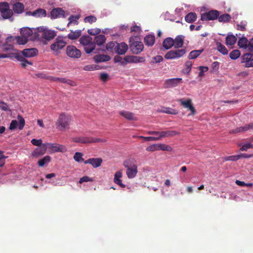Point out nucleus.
Listing matches in <instances>:
<instances>
[{
  "instance_id": "nucleus-20",
  "label": "nucleus",
  "mask_w": 253,
  "mask_h": 253,
  "mask_svg": "<svg viewBox=\"0 0 253 253\" xmlns=\"http://www.w3.org/2000/svg\"><path fill=\"white\" fill-rule=\"evenodd\" d=\"M27 14L29 15H32L35 17H43L46 16V12L43 9L38 8L33 12H31V11L27 12Z\"/></svg>"
},
{
  "instance_id": "nucleus-25",
  "label": "nucleus",
  "mask_w": 253,
  "mask_h": 253,
  "mask_svg": "<svg viewBox=\"0 0 253 253\" xmlns=\"http://www.w3.org/2000/svg\"><path fill=\"white\" fill-rule=\"evenodd\" d=\"M179 101L181 105H182L185 108L188 109L190 111H195L190 99H188L187 100L181 99H180Z\"/></svg>"
},
{
  "instance_id": "nucleus-30",
  "label": "nucleus",
  "mask_w": 253,
  "mask_h": 253,
  "mask_svg": "<svg viewBox=\"0 0 253 253\" xmlns=\"http://www.w3.org/2000/svg\"><path fill=\"white\" fill-rule=\"evenodd\" d=\"M163 47L166 49H169L173 46V39L171 38H167L163 42Z\"/></svg>"
},
{
  "instance_id": "nucleus-12",
  "label": "nucleus",
  "mask_w": 253,
  "mask_h": 253,
  "mask_svg": "<svg viewBox=\"0 0 253 253\" xmlns=\"http://www.w3.org/2000/svg\"><path fill=\"white\" fill-rule=\"evenodd\" d=\"M143 44L141 42H134L130 44V48L131 51L136 54L140 53L143 49Z\"/></svg>"
},
{
  "instance_id": "nucleus-31",
  "label": "nucleus",
  "mask_w": 253,
  "mask_h": 253,
  "mask_svg": "<svg viewBox=\"0 0 253 253\" xmlns=\"http://www.w3.org/2000/svg\"><path fill=\"white\" fill-rule=\"evenodd\" d=\"M94 60L95 62L99 63L104 61H107L110 60V57L107 55H97L94 58Z\"/></svg>"
},
{
  "instance_id": "nucleus-59",
  "label": "nucleus",
  "mask_w": 253,
  "mask_h": 253,
  "mask_svg": "<svg viewBox=\"0 0 253 253\" xmlns=\"http://www.w3.org/2000/svg\"><path fill=\"white\" fill-rule=\"evenodd\" d=\"M153 62L158 63L162 62L163 60V58L161 55H157L153 58Z\"/></svg>"
},
{
  "instance_id": "nucleus-2",
  "label": "nucleus",
  "mask_w": 253,
  "mask_h": 253,
  "mask_svg": "<svg viewBox=\"0 0 253 253\" xmlns=\"http://www.w3.org/2000/svg\"><path fill=\"white\" fill-rule=\"evenodd\" d=\"M67 37L63 36H58L54 42L50 45V49L55 54L60 53L62 50L67 44Z\"/></svg>"
},
{
  "instance_id": "nucleus-56",
  "label": "nucleus",
  "mask_w": 253,
  "mask_h": 253,
  "mask_svg": "<svg viewBox=\"0 0 253 253\" xmlns=\"http://www.w3.org/2000/svg\"><path fill=\"white\" fill-rule=\"evenodd\" d=\"M31 143L34 146H39V147L41 146L43 144H42V140L41 139H36L34 138V139H32Z\"/></svg>"
},
{
  "instance_id": "nucleus-58",
  "label": "nucleus",
  "mask_w": 253,
  "mask_h": 253,
  "mask_svg": "<svg viewBox=\"0 0 253 253\" xmlns=\"http://www.w3.org/2000/svg\"><path fill=\"white\" fill-rule=\"evenodd\" d=\"M247 22L245 21H242L240 24L237 25L238 29L241 31H245L246 30V26Z\"/></svg>"
},
{
  "instance_id": "nucleus-61",
  "label": "nucleus",
  "mask_w": 253,
  "mask_h": 253,
  "mask_svg": "<svg viewBox=\"0 0 253 253\" xmlns=\"http://www.w3.org/2000/svg\"><path fill=\"white\" fill-rule=\"evenodd\" d=\"M0 109L2 111H8L9 109L8 106L4 102H0Z\"/></svg>"
},
{
  "instance_id": "nucleus-46",
  "label": "nucleus",
  "mask_w": 253,
  "mask_h": 253,
  "mask_svg": "<svg viewBox=\"0 0 253 253\" xmlns=\"http://www.w3.org/2000/svg\"><path fill=\"white\" fill-rule=\"evenodd\" d=\"M253 57V54L251 53H246L244 54L242 58V63H244L245 65H246V63H248V62L250 60V59Z\"/></svg>"
},
{
  "instance_id": "nucleus-13",
  "label": "nucleus",
  "mask_w": 253,
  "mask_h": 253,
  "mask_svg": "<svg viewBox=\"0 0 253 253\" xmlns=\"http://www.w3.org/2000/svg\"><path fill=\"white\" fill-rule=\"evenodd\" d=\"M36 29V28L31 29L28 27L22 28L20 29V34L21 36L27 39L31 36L33 40H36V39L34 38V33Z\"/></svg>"
},
{
  "instance_id": "nucleus-24",
  "label": "nucleus",
  "mask_w": 253,
  "mask_h": 253,
  "mask_svg": "<svg viewBox=\"0 0 253 253\" xmlns=\"http://www.w3.org/2000/svg\"><path fill=\"white\" fill-rule=\"evenodd\" d=\"M179 133L175 130L162 131L160 132V137H170L178 135Z\"/></svg>"
},
{
  "instance_id": "nucleus-45",
  "label": "nucleus",
  "mask_w": 253,
  "mask_h": 253,
  "mask_svg": "<svg viewBox=\"0 0 253 253\" xmlns=\"http://www.w3.org/2000/svg\"><path fill=\"white\" fill-rule=\"evenodd\" d=\"M240 55V52L239 50H234L230 52L229 56L231 59L235 60L239 57Z\"/></svg>"
},
{
  "instance_id": "nucleus-1",
  "label": "nucleus",
  "mask_w": 253,
  "mask_h": 253,
  "mask_svg": "<svg viewBox=\"0 0 253 253\" xmlns=\"http://www.w3.org/2000/svg\"><path fill=\"white\" fill-rule=\"evenodd\" d=\"M35 31L34 38L41 39L42 42L49 41L56 36V32L54 30L49 29L45 26L37 27Z\"/></svg>"
},
{
  "instance_id": "nucleus-18",
  "label": "nucleus",
  "mask_w": 253,
  "mask_h": 253,
  "mask_svg": "<svg viewBox=\"0 0 253 253\" xmlns=\"http://www.w3.org/2000/svg\"><path fill=\"white\" fill-rule=\"evenodd\" d=\"M102 162L103 160L101 158H89L84 161V163L85 164H89L91 165L94 168H97L101 165Z\"/></svg>"
},
{
  "instance_id": "nucleus-16",
  "label": "nucleus",
  "mask_w": 253,
  "mask_h": 253,
  "mask_svg": "<svg viewBox=\"0 0 253 253\" xmlns=\"http://www.w3.org/2000/svg\"><path fill=\"white\" fill-rule=\"evenodd\" d=\"M64 15L65 11L61 8H54L50 12V17L52 19L63 17Z\"/></svg>"
},
{
  "instance_id": "nucleus-7",
  "label": "nucleus",
  "mask_w": 253,
  "mask_h": 253,
  "mask_svg": "<svg viewBox=\"0 0 253 253\" xmlns=\"http://www.w3.org/2000/svg\"><path fill=\"white\" fill-rule=\"evenodd\" d=\"M124 166L126 169V173L128 178H133L137 173V167L129 161H125Z\"/></svg>"
},
{
  "instance_id": "nucleus-42",
  "label": "nucleus",
  "mask_w": 253,
  "mask_h": 253,
  "mask_svg": "<svg viewBox=\"0 0 253 253\" xmlns=\"http://www.w3.org/2000/svg\"><path fill=\"white\" fill-rule=\"evenodd\" d=\"M80 18L79 15H71L70 16L68 20L69 21V22L67 24V26L69 27L70 24L72 23H74L75 24H78V20Z\"/></svg>"
},
{
  "instance_id": "nucleus-54",
  "label": "nucleus",
  "mask_w": 253,
  "mask_h": 253,
  "mask_svg": "<svg viewBox=\"0 0 253 253\" xmlns=\"http://www.w3.org/2000/svg\"><path fill=\"white\" fill-rule=\"evenodd\" d=\"M239 159V157L238 155H233L230 156L225 157L224 158V161H236Z\"/></svg>"
},
{
  "instance_id": "nucleus-48",
  "label": "nucleus",
  "mask_w": 253,
  "mask_h": 253,
  "mask_svg": "<svg viewBox=\"0 0 253 253\" xmlns=\"http://www.w3.org/2000/svg\"><path fill=\"white\" fill-rule=\"evenodd\" d=\"M97 18L95 16L93 15H90L88 16H86L84 19V22L85 23H89L91 24L92 23L95 22L96 21Z\"/></svg>"
},
{
  "instance_id": "nucleus-47",
  "label": "nucleus",
  "mask_w": 253,
  "mask_h": 253,
  "mask_svg": "<svg viewBox=\"0 0 253 253\" xmlns=\"http://www.w3.org/2000/svg\"><path fill=\"white\" fill-rule=\"evenodd\" d=\"M192 63L190 61H187L185 63V68L184 69V72L186 74H189L191 70Z\"/></svg>"
},
{
  "instance_id": "nucleus-14",
  "label": "nucleus",
  "mask_w": 253,
  "mask_h": 253,
  "mask_svg": "<svg viewBox=\"0 0 253 253\" xmlns=\"http://www.w3.org/2000/svg\"><path fill=\"white\" fill-rule=\"evenodd\" d=\"M181 78H172L166 80L165 82V86L166 88H171L177 86L182 82Z\"/></svg>"
},
{
  "instance_id": "nucleus-10",
  "label": "nucleus",
  "mask_w": 253,
  "mask_h": 253,
  "mask_svg": "<svg viewBox=\"0 0 253 253\" xmlns=\"http://www.w3.org/2000/svg\"><path fill=\"white\" fill-rule=\"evenodd\" d=\"M18 119L19 120V124L17 121L15 120H12L10 124L9 127V129L13 130L15 129L17 126L18 127L19 129H23L25 124V120L24 118L20 115L18 116Z\"/></svg>"
},
{
  "instance_id": "nucleus-62",
  "label": "nucleus",
  "mask_w": 253,
  "mask_h": 253,
  "mask_svg": "<svg viewBox=\"0 0 253 253\" xmlns=\"http://www.w3.org/2000/svg\"><path fill=\"white\" fill-rule=\"evenodd\" d=\"M106 140L100 138L90 137V143L105 142Z\"/></svg>"
},
{
  "instance_id": "nucleus-41",
  "label": "nucleus",
  "mask_w": 253,
  "mask_h": 253,
  "mask_svg": "<svg viewBox=\"0 0 253 253\" xmlns=\"http://www.w3.org/2000/svg\"><path fill=\"white\" fill-rule=\"evenodd\" d=\"M216 45L217 49L219 52L223 55H227L228 54V50L224 45L220 42H217Z\"/></svg>"
},
{
  "instance_id": "nucleus-35",
  "label": "nucleus",
  "mask_w": 253,
  "mask_h": 253,
  "mask_svg": "<svg viewBox=\"0 0 253 253\" xmlns=\"http://www.w3.org/2000/svg\"><path fill=\"white\" fill-rule=\"evenodd\" d=\"M197 18V15L194 12H190L185 17V21L189 23L194 22Z\"/></svg>"
},
{
  "instance_id": "nucleus-52",
  "label": "nucleus",
  "mask_w": 253,
  "mask_h": 253,
  "mask_svg": "<svg viewBox=\"0 0 253 253\" xmlns=\"http://www.w3.org/2000/svg\"><path fill=\"white\" fill-rule=\"evenodd\" d=\"M241 127L242 132H246L250 129H253V123L246 125L245 126Z\"/></svg>"
},
{
  "instance_id": "nucleus-60",
  "label": "nucleus",
  "mask_w": 253,
  "mask_h": 253,
  "mask_svg": "<svg viewBox=\"0 0 253 253\" xmlns=\"http://www.w3.org/2000/svg\"><path fill=\"white\" fill-rule=\"evenodd\" d=\"M15 57L16 59H17L18 61L20 62L24 61V60L25 59L22 52H18L16 54H15Z\"/></svg>"
},
{
  "instance_id": "nucleus-6",
  "label": "nucleus",
  "mask_w": 253,
  "mask_h": 253,
  "mask_svg": "<svg viewBox=\"0 0 253 253\" xmlns=\"http://www.w3.org/2000/svg\"><path fill=\"white\" fill-rule=\"evenodd\" d=\"M0 12L4 19H10L13 15V11L7 2L0 3Z\"/></svg>"
},
{
  "instance_id": "nucleus-38",
  "label": "nucleus",
  "mask_w": 253,
  "mask_h": 253,
  "mask_svg": "<svg viewBox=\"0 0 253 253\" xmlns=\"http://www.w3.org/2000/svg\"><path fill=\"white\" fill-rule=\"evenodd\" d=\"M203 51V49L192 50L190 52L188 55V58L189 59H195L198 57Z\"/></svg>"
},
{
  "instance_id": "nucleus-17",
  "label": "nucleus",
  "mask_w": 253,
  "mask_h": 253,
  "mask_svg": "<svg viewBox=\"0 0 253 253\" xmlns=\"http://www.w3.org/2000/svg\"><path fill=\"white\" fill-rule=\"evenodd\" d=\"M47 146L54 152H65L66 151L65 146L55 143H47Z\"/></svg>"
},
{
  "instance_id": "nucleus-39",
  "label": "nucleus",
  "mask_w": 253,
  "mask_h": 253,
  "mask_svg": "<svg viewBox=\"0 0 253 253\" xmlns=\"http://www.w3.org/2000/svg\"><path fill=\"white\" fill-rule=\"evenodd\" d=\"M248 40L246 38H242L239 39L238 44L240 48L248 49Z\"/></svg>"
},
{
  "instance_id": "nucleus-29",
  "label": "nucleus",
  "mask_w": 253,
  "mask_h": 253,
  "mask_svg": "<svg viewBox=\"0 0 253 253\" xmlns=\"http://www.w3.org/2000/svg\"><path fill=\"white\" fill-rule=\"evenodd\" d=\"M120 115L126 120L129 121H135L137 120L136 116L131 112H120Z\"/></svg>"
},
{
  "instance_id": "nucleus-53",
  "label": "nucleus",
  "mask_w": 253,
  "mask_h": 253,
  "mask_svg": "<svg viewBox=\"0 0 253 253\" xmlns=\"http://www.w3.org/2000/svg\"><path fill=\"white\" fill-rule=\"evenodd\" d=\"M88 33L90 35H96L101 32V30L98 28L90 29L87 31Z\"/></svg>"
},
{
  "instance_id": "nucleus-37",
  "label": "nucleus",
  "mask_w": 253,
  "mask_h": 253,
  "mask_svg": "<svg viewBox=\"0 0 253 253\" xmlns=\"http://www.w3.org/2000/svg\"><path fill=\"white\" fill-rule=\"evenodd\" d=\"M237 41V38L233 35H229L226 38V43L227 45L234 44Z\"/></svg>"
},
{
  "instance_id": "nucleus-22",
  "label": "nucleus",
  "mask_w": 253,
  "mask_h": 253,
  "mask_svg": "<svg viewBox=\"0 0 253 253\" xmlns=\"http://www.w3.org/2000/svg\"><path fill=\"white\" fill-rule=\"evenodd\" d=\"M184 36L183 35L177 36L173 39V46L175 48H181L183 45Z\"/></svg>"
},
{
  "instance_id": "nucleus-36",
  "label": "nucleus",
  "mask_w": 253,
  "mask_h": 253,
  "mask_svg": "<svg viewBox=\"0 0 253 253\" xmlns=\"http://www.w3.org/2000/svg\"><path fill=\"white\" fill-rule=\"evenodd\" d=\"M116 45L117 42H109L106 45V50L112 53L115 52Z\"/></svg>"
},
{
  "instance_id": "nucleus-19",
  "label": "nucleus",
  "mask_w": 253,
  "mask_h": 253,
  "mask_svg": "<svg viewBox=\"0 0 253 253\" xmlns=\"http://www.w3.org/2000/svg\"><path fill=\"white\" fill-rule=\"evenodd\" d=\"M128 49L127 45L125 42L118 43L116 46L115 53L119 55H123L125 54Z\"/></svg>"
},
{
  "instance_id": "nucleus-8",
  "label": "nucleus",
  "mask_w": 253,
  "mask_h": 253,
  "mask_svg": "<svg viewBox=\"0 0 253 253\" xmlns=\"http://www.w3.org/2000/svg\"><path fill=\"white\" fill-rule=\"evenodd\" d=\"M67 56L71 58L78 59L81 57L82 52L75 46L70 45L67 46L66 49Z\"/></svg>"
},
{
  "instance_id": "nucleus-64",
  "label": "nucleus",
  "mask_w": 253,
  "mask_h": 253,
  "mask_svg": "<svg viewBox=\"0 0 253 253\" xmlns=\"http://www.w3.org/2000/svg\"><path fill=\"white\" fill-rule=\"evenodd\" d=\"M109 75L107 73H101L100 75V79L103 82H106L108 79Z\"/></svg>"
},
{
  "instance_id": "nucleus-21",
  "label": "nucleus",
  "mask_w": 253,
  "mask_h": 253,
  "mask_svg": "<svg viewBox=\"0 0 253 253\" xmlns=\"http://www.w3.org/2000/svg\"><path fill=\"white\" fill-rule=\"evenodd\" d=\"M22 54L25 57L30 58L36 56L38 53V50L35 48H27L22 51Z\"/></svg>"
},
{
  "instance_id": "nucleus-50",
  "label": "nucleus",
  "mask_w": 253,
  "mask_h": 253,
  "mask_svg": "<svg viewBox=\"0 0 253 253\" xmlns=\"http://www.w3.org/2000/svg\"><path fill=\"white\" fill-rule=\"evenodd\" d=\"M82 153L80 152H76L74 156V159L78 162L84 161V160L82 158Z\"/></svg>"
},
{
  "instance_id": "nucleus-34",
  "label": "nucleus",
  "mask_w": 253,
  "mask_h": 253,
  "mask_svg": "<svg viewBox=\"0 0 253 253\" xmlns=\"http://www.w3.org/2000/svg\"><path fill=\"white\" fill-rule=\"evenodd\" d=\"M73 141L77 143H90V137H76L73 138Z\"/></svg>"
},
{
  "instance_id": "nucleus-49",
  "label": "nucleus",
  "mask_w": 253,
  "mask_h": 253,
  "mask_svg": "<svg viewBox=\"0 0 253 253\" xmlns=\"http://www.w3.org/2000/svg\"><path fill=\"white\" fill-rule=\"evenodd\" d=\"M15 39L17 40V42L19 44H24L28 42V39L21 36V37H16Z\"/></svg>"
},
{
  "instance_id": "nucleus-5",
  "label": "nucleus",
  "mask_w": 253,
  "mask_h": 253,
  "mask_svg": "<svg viewBox=\"0 0 253 253\" xmlns=\"http://www.w3.org/2000/svg\"><path fill=\"white\" fill-rule=\"evenodd\" d=\"M185 49H178L169 51L165 55V58L168 60L176 59L183 57L186 53Z\"/></svg>"
},
{
  "instance_id": "nucleus-15",
  "label": "nucleus",
  "mask_w": 253,
  "mask_h": 253,
  "mask_svg": "<svg viewBox=\"0 0 253 253\" xmlns=\"http://www.w3.org/2000/svg\"><path fill=\"white\" fill-rule=\"evenodd\" d=\"M47 149V145L45 144H43L41 146L36 148L35 150L32 152V156L34 157H39V156L44 154Z\"/></svg>"
},
{
  "instance_id": "nucleus-9",
  "label": "nucleus",
  "mask_w": 253,
  "mask_h": 253,
  "mask_svg": "<svg viewBox=\"0 0 253 253\" xmlns=\"http://www.w3.org/2000/svg\"><path fill=\"white\" fill-rule=\"evenodd\" d=\"M219 15L218 11L215 10H211L208 12L201 14V19L202 21L213 20L216 19Z\"/></svg>"
},
{
  "instance_id": "nucleus-40",
  "label": "nucleus",
  "mask_w": 253,
  "mask_h": 253,
  "mask_svg": "<svg viewBox=\"0 0 253 253\" xmlns=\"http://www.w3.org/2000/svg\"><path fill=\"white\" fill-rule=\"evenodd\" d=\"M50 160V157L49 156H46L38 161V165L39 167H42L45 165V164L48 163Z\"/></svg>"
},
{
  "instance_id": "nucleus-28",
  "label": "nucleus",
  "mask_w": 253,
  "mask_h": 253,
  "mask_svg": "<svg viewBox=\"0 0 253 253\" xmlns=\"http://www.w3.org/2000/svg\"><path fill=\"white\" fill-rule=\"evenodd\" d=\"M155 42V37L154 35H147L144 39V42L146 45L151 46H152Z\"/></svg>"
},
{
  "instance_id": "nucleus-23",
  "label": "nucleus",
  "mask_w": 253,
  "mask_h": 253,
  "mask_svg": "<svg viewBox=\"0 0 253 253\" xmlns=\"http://www.w3.org/2000/svg\"><path fill=\"white\" fill-rule=\"evenodd\" d=\"M122 176V171L119 170L117 171L114 175V182L122 188H125L126 185L122 183V181L121 179Z\"/></svg>"
},
{
  "instance_id": "nucleus-57",
  "label": "nucleus",
  "mask_w": 253,
  "mask_h": 253,
  "mask_svg": "<svg viewBox=\"0 0 253 253\" xmlns=\"http://www.w3.org/2000/svg\"><path fill=\"white\" fill-rule=\"evenodd\" d=\"M200 72L199 73V76L202 77L204 75V73L208 71V67L206 66H200Z\"/></svg>"
},
{
  "instance_id": "nucleus-43",
  "label": "nucleus",
  "mask_w": 253,
  "mask_h": 253,
  "mask_svg": "<svg viewBox=\"0 0 253 253\" xmlns=\"http://www.w3.org/2000/svg\"><path fill=\"white\" fill-rule=\"evenodd\" d=\"M239 146H241V147L240 149V150L242 151H247L249 149L253 148V145L251 144V142H248L243 145L240 144H239Z\"/></svg>"
},
{
  "instance_id": "nucleus-32",
  "label": "nucleus",
  "mask_w": 253,
  "mask_h": 253,
  "mask_svg": "<svg viewBox=\"0 0 253 253\" xmlns=\"http://www.w3.org/2000/svg\"><path fill=\"white\" fill-rule=\"evenodd\" d=\"M106 40V37L103 35H98L95 37L94 43L98 45L103 44Z\"/></svg>"
},
{
  "instance_id": "nucleus-11",
  "label": "nucleus",
  "mask_w": 253,
  "mask_h": 253,
  "mask_svg": "<svg viewBox=\"0 0 253 253\" xmlns=\"http://www.w3.org/2000/svg\"><path fill=\"white\" fill-rule=\"evenodd\" d=\"M124 60L126 63H139L144 62L145 61V59L143 57L136 56L134 55H129L126 56L124 58Z\"/></svg>"
},
{
  "instance_id": "nucleus-26",
  "label": "nucleus",
  "mask_w": 253,
  "mask_h": 253,
  "mask_svg": "<svg viewBox=\"0 0 253 253\" xmlns=\"http://www.w3.org/2000/svg\"><path fill=\"white\" fill-rule=\"evenodd\" d=\"M13 11L17 14H21L24 11V6L23 3L17 2L13 5Z\"/></svg>"
},
{
  "instance_id": "nucleus-33",
  "label": "nucleus",
  "mask_w": 253,
  "mask_h": 253,
  "mask_svg": "<svg viewBox=\"0 0 253 253\" xmlns=\"http://www.w3.org/2000/svg\"><path fill=\"white\" fill-rule=\"evenodd\" d=\"M157 151L158 150H162L170 152L172 151V148L169 145L164 143H158L157 144Z\"/></svg>"
},
{
  "instance_id": "nucleus-63",
  "label": "nucleus",
  "mask_w": 253,
  "mask_h": 253,
  "mask_svg": "<svg viewBox=\"0 0 253 253\" xmlns=\"http://www.w3.org/2000/svg\"><path fill=\"white\" fill-rule=\"evenodd\" d=\"M83 69L85 71H93L96 69V67L93 65H88L84 66Z\"/></svg>"
},
{
  "instance_id": "nucleus-44",
  "label": "nucleus",
  "mask_w": 253,
  "mask_h": 253,
  "mask_svg": "<svg viewBox=\"0 0 253 253\" xmlns=\"http://www.w3.org/2000/svg\"><path fill=\"white\" fill-rule=\"evenodd\" d=\"M231 19V16L228 14H224L218 17V21L220 22H228Z\"/></svg>"
},
{
  "instance_id": "nucleus-55",
  "label": "nucleus",
  "mask_w": 253,
  "mask_h": 253,
  "mask_svg": "<svg viewBox=\"0 0 253 253\" xmlns=\"http://www.w3.org/2000/svg\"><path fill=\"white\" fill-rule=\"evenodd\" d=\"M89 181H90V182L93 181V178H90L87 176H84L80 178V179L79 180V183H82L83 182H89Z\"/></svg>"
},
{
  "instance_id": "nucleus-3",
  "label": "nucleus",
  "mask_w": 253,
  "mask_h": 253,
  "mask_svg": "<svg viewBox=\"0 0 253 253\" xmlns=\"http://www.w3.org/2000/svg\"><path fill=\"white\" fill-rule=\"evenodd\" d=\"M72 117L64 113H61L56 122V128L59 131H64L70 128Z\"/></svg>"
},
{
  "instance_id": "nucleus-27",
  "label": "nucleus",
  "mask_w": 253,
  "mask_h": 253,
  "mask_svg": "<svg viewBox=\"0 0 253 253\" xmlns=\"http://www.w3.org/2000/svg\"><path fill=\"white\" fill-rule=\"evenodd\" d=\"M82 34L81 30L76 31L70 30V33L68 35L67 37L71 40H75L78 39Z\"/></svg>"
},
{
  "instance_id": "nucleus-4",
  "label": "nucleus",
  "mask_w": 253,
  "mask_h": 253,
  "mask_svg": "<svg viewBox=\"0 0 253 253\" xmlns=\"http://www.w3.org/2000/svg\"><path fill=\"white\" fill-rule=\"evenodd\" d=\"M79 42L80 44L84 46V51L86 53H90L94 50L95 44L90 36H83L80 39Z\"/></svg>"
},
{
  "instance_id": "nucleus-51",
  "label": "nucleus",
  "mask_w": 253,
  "mask_h": 253,
  "mask_svg": "<svg viewBox=\"0 0 253 253\" xmlns=\"http://www.w3.org/2000/svg\"><path fill=\"white\" fill-rule=\"evenodd\" d=\"M14 50L13 46L12 44H4L2 47V50L4 52L13 51Z\"/></svg>"
}]
</instances>
